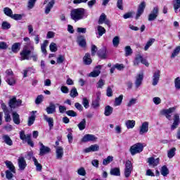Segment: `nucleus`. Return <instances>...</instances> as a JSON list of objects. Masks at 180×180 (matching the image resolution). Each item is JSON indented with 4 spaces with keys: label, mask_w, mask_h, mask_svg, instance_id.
Instances as JSON below:
<instances>
[{
    "label": "nucleus",
    "mask_w": 180,
    "mask_h": 180,
    "mask_svg": "<svg viewBox=\"0 0 180 180\" xmlns=\"http://www.w3.org/2000/svg\"><path fill=\"white\" fill-rule=\"evenodd\" d=\"M70 18L72 20L78 22L85 18V10L82 8H75L70 11Z\"/></svg>",
    "instance_id": "nucleus-1"
},
{
    "label": "nucleus",
    "mask_w": 180,
    "mask_h": 180,
    "mask_svg": "<svg viewBox=\"0 0 180 180\" xmlns=\"http://www.w3.org/2000/svg\"><path fill=\"white\" fill-rule=\"evenodd\" d=\"M32 50L30 48L29 49V47H27V45H25L22 50L20 53V61H23L25 60H30V54L32 53Z\"/></svg>",
    "instance_id": "nucleus-2"
},
{
    "label": "nucleus",
    "mask_w": 180,
    "mask_h": 180,
    "mask_svg": "<svg viewBox=\"0 0 180 180\" xmlns=\"http://www.w3.org/2000/svg\"><path fill=\"white\" fill-rule=\"evenodd\" d=\"M144 150V146L141 143H137L129 148V152L131 153V155H136V154H139Z\"/></svg>",
    "instance_id": "nucleus-3"
},
{
    "label": "nucleus",
    "mask_w": 180,
    "mask_h": 180,
    "mask_svg": "<svg viewBox=\"0 0 180 180\" xmlns=\"http://www.w3.org/2000/svg\"><path fill=\"white\" fill-rule=\"evenodd\" d=\"M160 13V8L158 6H155L151 11L150 13L148 15V20L149 22H153V20H155L157 18H158V15Z\"/></svg>",
    "instance_id": "nucleus-4"
},
{
    "label": "nucleus",
    "mask_w": 180,
    "mask_h": 180,
    "mask_svg": "<svg viewBox=\"0 0 180 180\" xmlns=\"http://www.w3.org/2000/svg\"><path fill=\"white\" fill-rule=\"evenodd\" d=\"M8 106H10L11 109H16V108L22 106V100L16 99V97H13V98L10 99Z\"/></svg>",
    "instance_id": "nucleus-5"
},
{
    "label": "nucleus",
    "mask_w": 180,
    "mask_h": 180,
    "mask_svg": "<svg viewBox=\"0 0 180 180\" xmlns=\"http://www.w3.org/2000/svg\"><path fill=\"white\" fill-rule=\"evenodd\" d=\"M131 171H133V164H131V161L127 160L125 163L124 169L125 178H129L131 175Z\"/></svg>",
    "instance_id": "nucleus-6"
},
{
    "label": "nucleus",
    "mask_w": 180,
    "mask_h": 180,
    "mask_svg": "<svg viewBox=\"0 0 180 180\" xmlns=\"http://www.w3.org/2000/svg\"><path fill=\"white\" fill-rule=\"evenodd\" d=\"M161 77V71L160 70H156L153 75L152 77V85L155 86L158 85V82H160V78Z\"/></svg>",
    "instance_id": "nucleus-7"
},
{
    "label": "nucleus",
    "mask_w": 180,
    "mask_h": 180,
    "mask_svg": "<svg viewBox=\"0 0 180 180\" xmlns=\"http://www.w3.org/2000/svg\"><path fill=\"white\" fill-rule=\"evenodd\" d=\"M39 155L40 157H43V155H46V154H49L51 153V149L49 146H46L41 142H39Z\"/></svg>",
    "instance_id": "nucleus-8"
},
{
    "label": "nucleus",
    "mask_w": 180,
    "mask_h": 180,
    "mask_svg": "<svg viewBox=\"0 0 180 180\" xmlns=\"http://www.w3.org/2000/svg\"><path fill=\"white\" fill-rule=\"evenodd\" d=\"M176 110V108L172 107L169 109L162 110V113L168 119V120H171V116H172V113H174Z\"/></svg>",
    "instance_id": "nucleus-9"
},
{
    "label": "nucleus",
    "mask_w": 180,
    "mask_h": 180,
    "mask_svg": "<svg viewBox=\"0 0 180 180\" xmlns=\"http://www.w3.org/2000/svg\"><path fill=\"white\" fill-rule=\"evenodd\" d=\"M98 140V137L93 134H86L82 139V143H88L89 141H96Z\"/></svg>",
    "instance_id": "nucleus-10"
},
{
    "label": "nucleus",
    "mask_w": 180,
    "mask_h": 180,
    "mask_svg": "<svg viewBox=\"0 0 180 180\" xmlns=\"http://www.w3.org/2000/svg\"><path fill=\"white\" fill-rule=\"evenodd\" d=\"M143 79H144V75L143 73L137 75L135 80L136 89H139V88L141 86V84H143Z\"/></svg>",
    "instance_id": "nucleus-11"
},
{
    "label": "nucleus",
    "mask_w": 180,
    "mask_h": 180,
    "mask_svg": "<svg viewBox=\"0 0 180 180\" xmlns=\"http://www.w3.org/2000/svg\"><path fill=\"white\" fill-rule=\"evenodd\" d=\"M144 9H146V2L143 1L139 6L136 16L135 18L136 20L141 16V15H143V13H144Z\"/></svg>",
    "instance_id": "nucleus-12"
},
{
    "label": "nucleus",
    "mask_w": 180,
    "mask_h": 180,
    "mask_svg": "<svg viewBox=\"0 0 180 180\" xmlns=\"http://www.w3.org/2000/svg\"><path fill=\"white\" fill-rule=\"evenodd\" d=\"M101 70H102V65H98L96 66L94 71L90 72L89 77H91L92 78H96V77H99V75L101 74Z\"/></svg>",
    "instance_id": "nucleus-13"
},
{
    "label": "nucleus",
    "mask_w": 180,
    "mask_h": 180,
    "mask_svg": "<svg viewBox=\"0 0 180 180\" xmlns=\"http://www.w3.org/2000/svg\"><path fill=\"white\" fill-rule=\"evenodd\" d=\"M18 167L20 171H25L26 167H27V164L26 163V160L25 158L20 157L18 159Z\"/></svg>",
    "instance_id": "nucleus-14"
},
{
    "label": "nucleus",
    "mask_w": 180,
    "mask_h": 180,
    "mask_svg": "<svg viewBox=\"0 0 180 180\" xmlns=\"http://www.w3.org/2000/svg\"><path fill=\"white\" fill-rule=\"evenodd\" d=\"M77 43L82 49H85V47H86V39H85V37L83 35L77 37Z\"/></svg>",
    "instance_id": "nucleus-15"
},
{
    "label": "nucleus",
    "mask_w": 180,
    "mask_h": 180,
    "mask_svg": "<svg viewBox=\"0 0 180 180\" xmlns=\"http://www.w3.org/2000/svg\"><path fill=\"white\" fill-rule=\"evenodd\" d=\"M148 132V122H144L141 127H139V134L143 136Z\"/></svg>",
    "instance_id": "nucleus-16"
},
{
    "label": "nucleus",
    "mask_w": 180,
    "mask_h": 180,
    "mask_svg": "<svg viewBox=\"0 0 180 180\" xmlns=\"http://www.w3.org/2000/svg\"><path fill=\"white\" fill-rule=\"evenodd\" d=\"M105 33H106V30L105 27H102L101 25H98L96 27V34L97 35L98 39H101Z\"/></svg>",
    "instance_id": "nucleus-17"
},
{
    "label": "nucleus",
    "mask_w": 180,
    "mask_h": 180,
    "mask_svg": "<svg viewBox=\"0 0 180 180\" xmlns=\"http://www.w3.org/2000/svg\"><path fill=\"white\" fill-rule=\"evenodd\" d=\"M56 160H62L64 156V149L61 146L56 147Z\"/></svg>",
    "instance_id": "nucleus-18"
},
{
    "label": "nucleus",
    "mask_w": 180,
    "mask_h": 180,
    "mask_svg": "<svg viewBox=\"0 0 180 180\" xmlns=\"http://www.w3.org/2000/svg\"><path fill=\"white\" fill-rule=\"evenodd\" d=\"M179 123H180L179 115L176 114L174 115V122L171 126V130H175V129H177L178 126H179Z\"/></svg>",
    "instance_id": "nucleus-19"
},
{
    "label": "nucleus",
    "mask_w": 180,
    "mask_h": 180,
    "mask_svg": "<svg viewBox=\"0 0 180 180\" xmlns=\"http://www.w3.org/2000/svg\"><path fill=\"white\" fill-rule=\"evenodd\" d=\"M95 151H99V145L94 144L84 150V153H94Z\"/></svg>",
    "instance_id": "nucleus-20"
},
{
    "label": "nucleus",
    "mask_w": 180,
    "mask_h": 180,
    "mask_svg": "<svg viewBox=\"0 0 180 180\" xmlns=\"http://www.w3.org/2000/svg\"><path fill=\"white\" fill-rule=\"evenodd\" d=\"M148 163L150 166L157 167L160 164V158L155 159L153 157L148 158Z\"/></svg>",
    "instance_id": "nucleus-21"
},
{
    "label": "nucleus",
    "mask_w": 180,
    "mask_h": 180,
    "mask_svg": "<svg viewBox=\"0 0 180 180\" xmlns=\"http://www.w3.org/2000/svg\"><path fill=\"white\" fill-rule=\"evenodd\" d=\"M2 140H3V142L5 143V144H7V146H13V141H12L9 135H6V134L3 135Z\"/></svg>",
    "instance_id": "nucleus-22"
},
{
    "label": "nucleus",
    "mask_w": 180,
    "mask_h": 180,
    "mask_svg": "<svg viewBox=\"0 0 180 180\" xmlns=\"http://www.w3.org/2000/svg\"><path fill=\"white\" fill-rule=\"evenodd\" d=\"M5 164L7 167V168L9 169L8 171H11L13 172V174H16V169H15V165H13V163L9 160H6L5 162Z\"/></svg>",
    "instance_id": "nucleus-23"
},
{
    "label": "nucleus",
    "mask_w": 180,
    "mask_h": 180,
    "mask_svg": "<svg viewBox=\"0 0 180 180\" xmlns=\"http://www.w3.org/2000/svg\"><path fill=\"white\" fill-rule=\"evenodd\" d=\"M54 4H56L55 0H51L45 8V13L46 15H49L51 9H53V6H54Z\"/></svg>",
    "instance_id": "nucleus-24"
},
{
    "label": "nucleus",
    "mask_w": 180,
    "mask_h": 180,
    "mask_svg": "<svg viewBox=\"0 0 180 180\" xmlns=\"http://www.w3.org/2000/svg\"><path fill=\"white\" fill-rule=\"evenodd\" d=\"M83 61L86 65H90V64H92V59L91 58V54L86 53L83 58Z\"/></svg>",
    "instance_id": "nucleus-25"
},
{
    "label": "nucleus",
    "mask_w": 180,
    "mask_h": 180,
    "mask_svg": "<svg viewBox=\"0 0 180 180\" xmlns=\"http://www.w3.org/2000/svg\"><path fill=\"white\" fill-rule=\"evenodd\" d=\"M37 112V111H32V115L30 117H29L28 118V122H27V124L28 126H32L33 124V123H34V120H36V114Z\"/></svg>",
    "instance_id": "nucleus-26"
},
{
    "label": "nucleus",
    "mask_w": 180,
    "mask_h": 180,
    "mask_svg": "<svg viewBox=\"0 0 180 180\" xmlns=\"http://www.w3.org/2000/svg\"><path fill=\"white\" fill-rule=\"evenodd\" d=\"M97 55L98 57H100V58L105 60L106 58V48H102L101 49L98 50Z\"/></svg>",
    "instance_id": "nucleus-27"
},
{
    "label": "nucleus",
    "mask_w": 180,
    "mask_h": 180,
    "mask_svg": "<svg viewBox=\"0 0 180 180\" xmlns=\"http://www.w3.org/2000/svg\"><path fill=\"white\" fill-rule=\"evenodd\" d=\"M48 115H51L56 112V105L53 103H49V106L46 108Z\"/></svg>",
    "instance_id": "nucleus-28"
},
{
    "label": "nucleus",
    "mask_w": 180,
    "mask_h": 180,
    "mask_svg": "<svg viewBox=\"0 0 180 180\" xmlns=\"http://www.w3.org/2000/svg\"><path fill=\"white\" fill-rule=\"evenodd\" d=\"M125 126L127 129H134V127L136 126V121L135 120H128L125 122Z\"/></svg>",
    "instance_id": "nucleus-29"
},
{
    "label": "nucleus",
    "mask_w": 180,
    "mask_h": 180,
    "mask_svg": "<svg viewBox=\"0 0 180 180\" xmlns=\"http://www.w3.org/2000/svg\"><path fill=\"white\" fill-rule=\"evenodd\" d=\"M20 46H22V44L20 42L14 43L11 46L13 53H18L20 50Z\"/></svg>",
    "instance_id": "nucleus-30"
},
{
    "label": "nucleus",
    "mask_w": 180,
    "mask_h": 180,
    "mask_svg": "<svg viewBox=\"0 0 180 180\" xmlns=\"http://www.w3.org/2000/svg\"><path fill=\"white\" fill-rule=\"evenodd\" d=\"M13 121L15 124H20V117L16 112H13Z\"/></svg>",
    "instance_id": "nucleus-31"
},
{
    "label": "nucleus",
    "mask_w": 180,
    "mask_h": 180,
    "mask_svg": "<svg viewBox=\"0 0 180 180\" xmlns=\"http://www.w3.org/2000/svg\"><path fill=\"white\" fill-rule=\"evenodd\" d=\"M110 175H113L114 176H120V168L114 167L110 169Z\"/></svg>",
    "instance_id": "nucleus-32"
},
{
    "label": "nucleus",
    "mask_w": 180,
    "mask_h": 180,
    "mask_svg": "<svg viewBox=\"0 0 180 180\" xmlns=\"http://www.w3.org/2000/svg\"><path fill=\"white\" fill-rule=\"evenodd\" d=\"M44 119L49 124L50 129L54 127V120L53 117H49L47 115H44Z\"/></svg>",
    "instance_id": "nucleus-33"
},
{
    "label": "nucleus",
    "mask_w": 180,
    "mask_h": 180,
    "mask_svg": "<svg viewBox=\"0 0 180 180\" xmlns=\"http://www.w3.org/2000/svg\"><path fill=\"white\" fill-rule=\"evenodd\" d=\"M32 160L36 167L37 171L40 172L41 171V169H43V166H41V165L40 163H39V161H37V159H36L35 157H32Z\"/></svg>",
    "instance_id": "nucleus-34"
},
{
    "label": "nucleus",
    "mask_w": 180,
    "mask_h": 180,
    "mask_svg": "<svg viewBox=\"0 0 180 180\" xmlns=\"http://www.w3.org/2000/svg\"><path fill=\"white\" fill-rule=\"evenodd\" d=\"M113 113V108L110 105H107L105 107L104 115L105 116H110Z\"/></svg>",
    "instance_id": "nucleus-35"
},
{
    "label": "nucleus",
    "mask_w": 180,
    "mask_h": 180,
    "mask_svg": "<svg viewBox=\"0 0 180 180\" xmlns=\"http://www.w3.org/2000/svg\"><path fill=\"white\" fill-rule=\"evenodd\" d=\"M48 46H49V41L44 40V43L41 44V50L44 54H47V50L46 49Z\"/></svg>",
    "instance_id": "nucleus-36"
},
{
    "label": "nucleus",
    "mask_w": 180,
    "mask_h": 180,
    "mask_svg": "<svg viewBox=\"0 0 180 180\" xmlns=\"http://www.w3.org/2000/svg\"><path fill=\"white\" fill-rule=\"evenodd\" d=\"M77 127L80 131L84 130L85 127H86V120L83 119L78 124Z\"/></svg>",
    "instance_id": "nucleus-37"
},
{
    "label": "nucleus",
    "mask_w": 180,
    "mask_h": 180,
    "mask_svg": "<svg viewBox=\"0 0 180 180\" xmlns=\"http://www.w3.org/2000/svg\"><path fill=\"white\" fill-rule=\"evenodd\" d=\"M154 41H155V39H154V38H151L147 41L146 46L144 47L145 51H147V50H148V49H150V47H151V46H153V44H154Z\"/></svg>",
    "instance_id": "nucleus-38"
},
{
    "label": "nucleus",
    "mask_w": 180,
    "mask_h": 180,
    "mask_svg": "<svg viewBox=\"0 0 180 180\" xmlns=\"http://www.w3.org/2000/svg\"><path fill=\"white\" fill-rule=\"evenodd\" d=\"M160 174L163 176H167V175L169 174V169H168V167H167V166L164 165L160 169Z\"/></svg>",
    "instance_id": "nucleus-39"
},
{
    "label": "nucleus",
    "mask_w": 180,
    "mask_h": 180,
    "mask_svg": "<svg viewBox=\"0 0 180 180\" xmlns=\"http://www.w3.org/2000/svg\"><path fill=\"white\" fill-rule=\"evenodd\" d=\"M123 101V95L121 94L119 97L115 98L114 106H120L122 105V102Z\"/></svg>",
    "instance_id": "nucleus-40"
},
{
    "label": "nucleus",
    "mask_w": 180,
    "mask_h": 180,
    "mask_svg": "<svg viewBox=\"0 0 180 180\" xmlns=\"http://www.w3.org/2000/svg\"><path fill=\"white\" fill-rule=\"evenodd\" d=\"M100 101H101V97H99V96H97V98L92 101L91 106L94 108V109H96V108H99Z\"/></svg>",
    "instance_id": "nucleus-41"
},
{
    "label": "nucleus",
    "mask_w": 180,
    "mask_h": 180,
    "mask_svg": "<svg viewBox=\"0 0 180 180\" xmlns=\"http://www.w3.org/2000/svg\"><path fill=\"white\" fill-rule=\"evenodd\" d=\"M24 41H27V44L25 46H27V47L31 49V50H34V46L32 44V41H30V37H25L23 39Z\"/></svg>",
    "instance_id": "nucleus-42"
},
{
    "label": "nucleus",
    "mask_w": 180,
    "mask_h": 180,
    "mask_svg": "<svg viewBox=\"0 0 180 180\" xmlns=\"http://www.w3.org/2000/svg\"><path fill=\"white\" fill-rule=\"evenodd\" d=\"M142 58H143V56L140 54H138L136 56L135 59L134 60V65L135 67L139 65V64H140V63H141Z\"/></svg>",
    "instance_id": "nucleus-43"
},
{
    "label": "nucleus",
    "mask_w": 180,
    "mask_h": 180,
    "mask_svg": "<svg viewBox=\"0 0 180 180\" xmlns=\"http://www.w3.org/2000/svg\"><path fill=\"white\" fill-rule=\"evenodd\" d=\"M119 44H120V37L116 36L112 39V46L114 47H119Z\"/></svg>",
    "instance_id": "nucleus-44"
},
{
    "label": "nucleus",
    "mask_w": 180,
    "mask_h": 180,
    "mask_svg": "<svg viewBox=\"0 0 180 180\" xmlns=\"http://www.w3.org/2000/svg\"><path fill=\"white\" fill-rule=\"evenodd\" d=\"M6 82H7L8 85L13 86L16 84V80L15 79V77L12 76L11 77L6 79Z\"/></svg>",
    "instance_id": "nucleus-45"
},
{
    "label": "nucleus",
    "mask_w": 180,
    "mask_h": 180,
    "mask_svg": "<svg viewBox=\"0 0 180 180\" xmlns=\"http://www.w3.org/2000/svg\"><path fill=\"white\" fill-rule=\"evenodd\" d=\"M175 151H176V148H172L167 152V157L168 158H173V157H175Z\"/></svg>",
    "instance_id": "nucleus-46"
},
{
    "label": "nucleus",
    "mask_w": 180,
    "mask_h": 180,
    "mask_svg": "<svg viewBox=\"0 0 180 180\" xmlns=\"http://www.w3.org/2000/svg\"><path fill=\"white\" fill-rule=\"evenodd\" d=\"M4 12L6 15V16H8L9 18H12V15H13L12 9L9 8L8 7L4 8Z\"/></svg>",
    "instance_id": "nucleus-47"
},
{
    "label": "nucleus",
    "mask_w": 180,
    "mask_h": 180,
    "mask_svg": "<svg viewBox=\"0 0 180 180\" xmlns=\"http://www.w3.org/2000/svg\"><path fill=\"white\" fill-rule=\"evenodd\" d=\"M108 18H106V14L105 13H102L98 19V25H103L104 22L107 20Z\"/></svg>",
    "instance_id": "nucleus-48"
},
{
    "label": "nucleus",
    "mask_w": 180,
    "mask_h": 180,
    "mask_svg": "<svg viewBox=\"0 0 180 180\" xmlns=\"http://www.w3.org/2000/svg\"><path fill=\"white\" fill-rule=\"evenodd\" d=\"M173 8L174 9L175 13H178V9L180 8V0H174Z\"/></svg>",
    "instance_id": "nucleus-49"
},
{
    "label": "nucleus",
    "mask_w": 180,
    "mask_h": 180,
    "mask_svg": "<svg viewBox=\"0 0 180 180\" xmlns=\"http://www.w3.org/2000/svg\"><path fill=\"white\" fill-rule=\"evenodd\" d=\"M70 96H71V98H77V96H78V91H77V88H72L70 90Z\"/></svg>",
    "instance_id": "nucleus-50"
},
{
    "label": "nucleus",
    "mask_w": 180,
    "mask_h": 180,
    "mask_svg": "<svg viewBox=\"0 0 180 180\" xmlns=\"http://www.w3.org/2000/svg\"><path fill=\"white\" fill-rule=\"evenodd\" d=\"M133 54V50L130 46H125V56L126 57H129V56H131Z\"/></svg>",
    "instance_id": "nucleus-51"
},
{
    "label": "nucleus",
    "mask_w": 180,
    "mask_h": 180,
    "mask_svg": "<svg viewBox=\"0 0 180 180\" xmlns=\"http://www.w3.org/2000/svg\"><path fill=\"white\" fill-rule=\"evenodd\" d=\"M112 161H113V156H108L103 160V165H108V164H110Z\"/></svg>",
    "instance_id": "nucleus-52"
},
{
    "label": "nucleus",
    "mask_w": 180,
    "mask_h": 180,
    "mask_svg": "<svg viewBox=\"0 0 180 180\" xmlns=\"http://www.w3.org/2000/svg\"><path fill=\"white\" fill-rule=\"evenodd\" d=\"M180 52V46H176L172 53L171 58H175Z\"/></svg>",
    "instance_id": "nucleus-53"
},
{
    "label": "nucleus",
    "mask_w": 180,
    "mask_h": 180,
    "mask_svg": "<svg viewBox=\"0 0 180 180\" xmlns=\"http://www.w3.org/2000/svg\"><path fill=\"white\" fill-rule=\"evenodd\" d=\"M77 174L81 176H85L86 175V171H85V168L80 167L77 169Z\"/></svg>",
    "instance_id": "nucleus-54"
},
{
    "label": "nucleus",
    "mask_w": 180,
    "mask_h": 180,
    "mask_svg": "<svg viewBox=\"0 0 180 180\" xmlns=\"http://www.w3.org/2000/svg\"><path fill=\"white\" fill-rule=\"evenodd\" d=\"M49 49L52 53H56V51H57V50H58L57 44H56V43H54V42L51 43L50 46H49Z\"/></svg>",
    "instance_id": "nucleus-55"
},
{
    "label": "nucleus",
    "mask_w": 180,
    "mask_h": 180,
    "mask_svg": "<svg viewBox=\"0 0 180 180\" xmlns=\"http://www.w3.org/2000/svg\"><path fill=\"white\" fill-rule=\"evenodd\" d=\"M23 18V15L22 14H13L11 16V19H14V20H22Z\"/></svg>",
    "instance_id": "nucleus-56"
},
{
    "label": "nucleus",
    "mask_w": 180,
    "mask_h": 180,
    "mask_svg": "<svg viewBox=\"0 0 180 180\" xmlns=\"http://www.w3.org/2000/svg\"><path fill=\"white\" fill-rule=\"evenodd\" d=\"M65 113L68 116H70V117H75L77 116V112L72 110H68L65 112Z\"/></svg>",
    "instance_id": "nucleus-57"
},
{
    "label": "nucleus",
    "mask_w": 180,
    "mask_h": 180,
    "mask_svg": "<svg viewBox=\"0 0 180 180\" xmlns=\"http://www.w3.org/2000/svg\"><path fill=\"white\" fill-rule=\"evenodd\" d=\"M65 60V58L63 55H59L56 59L57 64H63Z\"/></svg>",
    "instance_id": "nucleus-58"
},
{
    "label": "nucleus",
    "mask_w": 180,
    "mask_h": 180,
    "mask_svg": "<svg viewBox=\"0 0 180 180\" xmlns=\"http://www.w3.org/2000/svg\"><path fill=\"white\" fill-rule=\"evenodd\" d=\"M11 77H13V72L11 69H8L6 71V77L5 79H7L8 78H11Z\"/></svg>",
    "instance_id": "nucleus-59"
},
{
    "label": "nucleus",
    "mask_w": 180,
    "mask_h": 180,
    "mask_svg": "<svg viewBox=\"0 0 180 180\" xmlns=\"http://www.w3.org/2000/svg\"><path fill=\"white\" fill-rule=\"evenodd\" d=\"M82 105L85 109H88V108H89V101H88L86 98H84L82 99Z\"/></svg>",
    "instance_id": "nucleus-60"
},
{
    "label": "nucleus",
    "mask_w": 180,
    "mask_h": 180,
    "mask_svg": "<svg viewBox=\"0 0 180 180\" xmlns=\"http://www.w3.org/2000/svg\"><path fill=\"white\" fill-rule=\"evenodd\" d=\"M1 27L4 30H8V29H11V24L8 22H3Z\"/></svg>",
    "instance_id": "nucleus-61"
},
{
    "label": "nucleus",
    "mask_w": 180,
    "mask_h": 180,
    "mask_svg": "<svg viewBox=\"0 0 180 180\" xmlns=\"http://www.w3.org/2000/svg\"><path fill=\"white\" fill-rule=\"evenodd\" d=\"M4 118L6 122H11L12 120V118L11 117V114H9V111H6L4 112Z\"/></svg>",
    "instance_id": "nucleus-62"
},
{
    "label": "nucleus",
    "mask_w": 180,
    "mask_h": 180,
    "mask_svg": "<svg viewBox=\"0 0 180 180\" xmlns=\"http://www.w3.org/2000/svg\"><path fill=\"white\" fill-rule=\"evenodd\" d=\"M36 1L37 0H29L28 1V8L29 9H33V8L34 7V4H36Z\"/></svg>",
    "instance_id": "nucleus-63"
},
{
    "label": "nucleus",
    "mask_w": 180,
    "mask_h": 180,
    "mask_svg": "<svg viewBox=\"0 0 180 180\" xmlns=\"http://www.w3.org/2000/svg\"><path fill=\"white\" fill-rule=\"evenodd\" d=\"M174 86L176 89H180V78L179 77H176L174 79Z\"/></svg>",
    "instance_id": "nucleus-64"
}]
</instances>
